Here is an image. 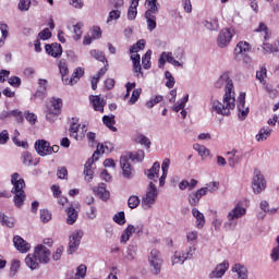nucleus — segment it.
I'll return each mask as SVG.
<instances>
[{
  "label": "nucleus",
  "instance_id": "nucleus-1",
  "mask_svg": "<svg viewBox=\"0 0 279 279\" xmlns=\"http://www.w3.org/2000/svg\"><path fill=\"white\" fill-rule=\"evenodd\" d=\"M215 88H225L222 102L218 99L210 100V111L221 117H229L230 112L236 107V94L234 83L228 72H223L215 82Z\"/></svg>",
  "mask_w": 279,
  "mask_h": 279
},
{
  "label": "nucleus",
  "instance_id": "nucleus-2",
  "mask_svg": "<svg viewBox=\"0 0 279 279\" xmlns=\"http://www.w3.org/2000/svg\"><path fill=\"white\" fill-rule=\"evenodd\" d=\"M11 184L13 187L11 193H13V203L16 208H23V204H25V199H27V195H25V180L21 179V174L17 172L11 175Z\"/></svg>",
  "mask_w": 279,
  "mask_h": 279
},
{
  "label": "nucleus",
  "instance_id": "nucleus-3",
  "mask_svg": "<svg viewBox=\"0 0 279 279\" xmlns=\"http://www.w3.org/2000/svg\"><path fill=\"white\" fill-rule=\"evenodd\" d=\"M157 199L158 187H156V184H154V182H149L146 189V193L142 197V208L144 210H149L154 207V204H156Z\"/></svg>",
  "mask_w": 279,
  "mask_h": 279
},
{
  "label": "nucleus",
  "instance_id": "nucleus-4",
  "mask_svg": "<svg viewBox=\"0 0 279 279\" xmlns=\"http://www.w3.org/2000/svg\"><path fill=\"white\" fill-rule=\"evenodd\" d=\"M163 263L162 253L158 248H153L148 255V265L154 276H158L162 271Z\"/></svg>",
  "mask_w": 279,
  "mask_h": 279
},
{
  "label": "nucleus",
  "instance_id": "nucleus-5",
  "mask_svg": "<svg viewBox=\"0 0 279 279\" xmlns=\"http://www.w3.org/2000/svg\"><path fill=\"white\" fill-rule=\"evenodd\" d=\"M148 5L147 11L145 12V19L147 23L148 32H154L156 29V16H158V7L156 5V0H146Z\"/></svg>",
  "mask_w": 279,
  "mask_h": 279
},
{
  "label": "nucleus",
  "instance_id": "nucleus-6",
  "mask_svg": "<svg viewBox=\"0 0 279 279\" xmlns=\"http://www.w3.org/2000/svg\"><path fill=\"white\" fill-rule=\"evenodd\" d=\"M62 112V100L60 98H51L50 104L47 107L46 110V119L47 121H50V123H53Z\"/></svg>",
  "mask_w": 279,
  "mask_h": 279
},
{
  "label": "nucleus",
  "instance_id": "nucleus-7",
  "mask_svg": "<svg viewBox=\"0 0 279 279\" xmlns=\"http://www.w3.org/2000/svg\"><path fill=\"white\" fill-rule=\"evenodd\" d=\"M171 64L172 66H177L178 69H182L184 66V62L178 61L175 57H173V52L171 51H163L161 52L159 59H158V66L159 69H165V65Z\"/></svg>",
  "mask_w": 279,
  "mask_h": 279
},
{
  "label": "nucleus",
  "instance_id": "nucleus-8",
  "mask_svg": "<svg viewBox=\"0 0 279 279\" xmlns=\"http://www.w3.org/2000/svg\"><path fill=\"white\" fill-rule=\"evenodd\" d=\"M252 189L255 195H260V193L267 189V181H265V177L260 173V170L254 171Z\"/></svg>",
  "mask_w": 279,
  "mask_h": 279
},
{
  "label": "nucleus",
  "instance_id": "nucleus-9",
  "mask_svg": "<svg viewBox=\"0 0 279 279\" xmlns=\"http://www.w3.org/2000/svg\"><path fill=\"white\" fill-rule=\"evenodd\" d=\"M247 215V208L243 206V201L235 203L234 207L227 214V219L229 221H236L238 219H243Z\"/></svg>",
  "mask_w": 279,
  "mask_h": 279
},
{
  "label": "nucleus",
  "instance_id": "nucleus-10",
  "mask_svg": "<svg viewBox=\"0 0 279 279\" xmlns=\"http://www.w3.org/2000/svg\"><path fill=\"white\" fill-rule=\"evenodd\" d=\"M234 36V28H222L217 37V45L220 49H226L228 45L232 41V37Z\"/></svg>",
  "mask_w": 279,
  "mask_h": 279
},
{
  "label": "nucleus",
  "instance_id": "nucleus-11",
  "mask_svg": "<svg viewBox=\"0 0 279 279\" xmlns=\"http://www.w3.org/2000/svg\"><path fill=\"white\" fill-rule=\"evenodd\" d=\"M82 236H84V232L82 230H76L71 233L68 245V254H75V252H77Z\"/></svg>",
  "mask_w": 279,
  "mask_h": 279
},
{
  "label": "nucleus",
  "instance_id": "nucleus-12",
  "mask_svg": "<svg viewBox=\"0 0 279 279\" xmlns=\"http://www.w3.org/2000/svg\"><path fill=\"white\" fill-rule=\"evenodd\" d=\"M120 167L125 180H132V178H134V168H132V163H130V158H128V156H122L120 158Z\"/></svg>",
  "mask_w": 279,
  "mask_h": 279
},
{
  "label": "nucleus",
  "instance_id": "nucleus-13",
  "mask_svg": "<svg viewBox=\"0 0 279 279\" xmlns=\"http://www.w3.org/2000/svg\"><path fill=\"white\" fill-rule=\"evenodd\" d=\"M34 252L39 263H44V264L49 263L51 257V252L49 251V248H47V246L39 244L35 247Z\"/></svg>",
  "mask_w": 279,
  "mask_h": 279
},
{
  "label": "nucleus",
  "instance_id": "nucleus-14",
  "mask_svg": "<svg viewBox=\"0 0 279 279\" xmlns=\"http://www.w3.org/2000/svg\"><path fill=\"white\" fill-rule=\"evenodd\" d=\"M59 71L62 77V82L63 84H65V86H73V84H75V78H69V66L66 65V61L61 60L59 62Z\"/></svg>",
  "mask_w": 279,
  "mask_h": 279
},
{
  "label": "nucleus",
  "instance_id": "nucleus-15",
  "mask_svg": "<svg viewBox=\"0 0 279 279\" xmlns=\"http://www.w3.org/2000/svg\"><path fill=\"white\" fill-rule=\"evenodd\" d=\"M145 175L146 178L150 181L154 182L155 186L158 184V178L160 173V162L156 161L153 163L150 169L145 170Z\"/></svg>",
  "mask_w": 279,
  "mask_h": 279
},
{
  "label": "nucleus",
  "instance_id": "nucleus-16",
  "mask_svg": "<svg viewBox=\"0 0 279 279\" xmlns=\"http://www.w3.org/2000/svg\"><path fill=\"white\" fill-rule=\"evenodd\" d=\"M13 245L17 252H21L22 254H27L29 250H32V245L27 243L23 238L20 235H15L13 238Z\"/></svg>",
  "mask_w": 279,
  "mask_h": 279
},
{
  "label": "nucleus",
  "instance_id": "nucleus-17",
  "mask_svg": "<svg viewBox=\"0 0 279 279\" xmlns=\"http://www.w3.org/2000/svg\"><path fill=\"white\" fill-rule=\"evenodd\" d=\"M228 269H230V263L225 260L216 266V268L209 274V278H223Z\"/></svg>",
  "mask_w": 279,
  "mask_h": 279
},
{
  "label": "nucleus",
  "instance_id": "nucleus-18",
  "mask_svg": "<svg viewBox=\"0 0 279 279\" xmlns=\"http://www.w3.org/2000/svg\"><path fill=\"white\" fill-rule=\"evenodd\" d=\"M239 118L243 121L250 114V107L245 106V94H240L238 98Z\"/></svg>",
  "mask_w": 279,
  "mask_h": 279
},
{
  "label": "nucleus",
  "instance_id": "nucleus-19",
  "mask_svg": "<svg viewBox=\"0 0 279 279\" xmlns=\"http://www.w3.org/2000/svg\"><path fill=\"white\" fill-rule=\"evenodd\" d=\"M50 143L45 140H39L35 142V149L38 156H49Z\"/></svg>",
  "mask_w": 279,
  "mask_h": 279
},
{
  "label": "nucleus",
  "instance_id": "nucleus-20",
  "mask_svg": "<svg viewBox=\"0 0 279 279\" xmlns=\"http://www.w3.org/2000/svg\"><path fill=\"white\" fill-rule=\"evenodd\" d=\"M192 216L195 219V228H197V230L204 229V226H206V216H204V213L194 207L192 208Z\"/></svg>",
  "mask_w": 279,
  "mask_h": 279
},
{
  "label": "nucleus",
  "instance_id": "nucleus-21",
  "mask_svg": "<svg viewBox=\"0 0 279 279\" xmlns=\"http://www.w3.org/2000/svg\"><path fill=\"white\" fill-rule=\"evenodd\" d=\"M252 51V46L247 41H240L236 44L234 48L235 58H241V56H245Z\"/></svg>",
  "mask_w": 279,
  "mask_h": 279
},
{
  "label": "nucleus",
  "instance_id": "nucleus-22",
  "mask_svg": "<svg viewBox=\"0 0 279 279\" xmlns=\"http://www.w3.org/2000/svg\"><path fill=\"white\" fill-rule=\"evenodd\" d=\"M45 49L46 53L51 56V58H60V56H62V46L60 44H47Z\"/></svg>",
  "mask_w": 279,
  "mask_h": 279
},
{
  "label": "nucleus",
  "instance_id": "nucleus-23",
  "mask_svg": "<svg viewBox=\"0 0 279 279\" xmlns=\"http://www.w3.org/2000/svg\"><path fill=\"white\" fill-rule=\"evenodd\" d=\"M93 193L99 197L102 202H108L110 199V192L106 190V184L101 183L98 186L93 187Z\"/></svg>",
  "mask_w": 279,
  "mask_h": 279
},
{
  "label": "nucleus",
  "instance_id": "nucleus-24",
  "mask_svg": "<svg viewBox=\"0 0 279 279\" xmlns=\"http://www.w3.org/2000/svg\"><path fill=\"white\" fill-rule=\"evenodd\" d=\"M231 271L235 274V279H247V267L242 264L233 265Z\"/></svg>",
  "mask_w": 279,
  "mask_h": 279
},
{
  "label": "nucleus",
  "instance_id": "nucleus-25",
  "mask_svg": "<svg viewBox=\"0 0 279 279\" xmlns=\"http://www.w3.org/2000/svg\"><path fill=\"white\" fill-rule=\"evenodd\" d=\"M272 132L274 130L271 128L263 126L262 129H259L258 133L255 135V141H257V143H263L267 141L269 136H271Z\"/></svg>",
  "mask_w": 279,
  "mask_h": 279
},
{
  "label": "nucleus",
  "instance_id": "nucleus-26",
  "mask_svg": "<svg viewBox=\"0 0 279 279\" xmlns=\"http://www.w3.org/2000/svg\"><path fill=\"white\" fill-rule=\"evenodd\" d=\"M202 24L209 32H217L219 29V19L217 16L206 19Z\"/></svg>",
  "mask_w": 279,
  "mask_h": 279
},
{
  "label": "nucleus",
  "instance_id": "nucleus-27",
  "mask_svg": "<svg viewBox=\"0 0 279 279\" xmlns=\"http://www.w3.org/2000/svg\"><path fill=\"white\" fill-rule=\"evenodd\" d=\"M90 104L96 112H104V107L106 102L99 96H90L89 97Z\"/></svg>",
  "mask_w": 279,
  "mask_h": 279
},
{
  "label": "nucleus",
  "instance_id": "nucleus-28",
  "mask_svg": "<svg viewBox=\"0 0 279 279\" xmlns=\"http://www.w3.org/2000/svg\"><path fill=\"white\" fill-rule=\"evenodd\" d=\"M170 263L172 267H177V265H184L186 263V257L182 253V251H177L170 258Z\"/></svg>",
  "mask_w": 279,
  "mask_h": 279
},
{
  "label": "nucleus",
  "instance_id": "nucleus-29",
  "mask_svg": "<svg viewBox=\"0 0 279 279\" xmlns=\"http://www.w3.org/2000/svg\"><path fill=\"white\" fill-rule=\"evenodd\" d=\"M136 232V227L133 225H128V227L123 230L121 238H120V243H126L132 239V234Z\"/></svg>",
  "mask_w": 279,
  "mask_h": 279
},
{
  "label": "nucleus",
  "instance_id": "nucleus-30",
  "mask_svg": "<svg viewBox=\"0 0 279 279\" xmlns=\"http://www.w3.org/2000/svg\"><path fill=\"white\" fill-rule=\"evenodd\" d=\"M255 32L257 34H260V36L264 38V40H269V38H271V31L263 22H260L258 24V26L255 28Z\"/></svg>",
  "mask_w": 279,
  "mask_h": 279
},
{
  "label": "nucleus",
  "instance_id": "nucleus-31",
  "mask_svg": "<svg viewBox=\"0 0 279 279\" xmlns=\"http://www.w3.org/2000/svg\"><path fill=\"white\" fill-rule=\"evenodd\" d=\"M138 14V0H131L129 10H128V20L134 21Z\"/></svg>",
  "mask_w": 279,
  "mask_h": 279
},
{
  "label": "nucleus",
  "instance_id": "nucleus-32",
  "mask_svg": "<svg viewBox=\"0 0 279 279\" xmlns=\"http://www.w3.org/2000/svg\"><path fill=\"white\" fill-rule=\"evenodd\" d=\"M39 263L40 262L36 257V253L28 254L25 258V265L26 267H28V269H32V271H34L38 267Z\"/></svg>",
  "mask_w": 279,
  "mask_h": 279
},
{
  "label": "nucleus",
  "instance_id": "nucleus-33",
  "mask_svg": "<svg viewBox=\"0 0 279 279\" xmlns=\"http://www.w3.org/2000/svg\"><path fill=\"white\" fill-rule=\"evenodd\" d=\"M194 151H197L198 156L202 158V160H206L208 156H210V149H208L206 146L202 144H194L193 145Z\"/></svg>",
  "mask_w": 279,
  "mask_h": 279
},
{
  "label": "nucleus",
  "instance_id": "nucleus-34",
  "mask_svg": "<svg viewBox=\"0 0 279 279\" xmlns=\"http://www.w3.org/2000/svg\"><path fill=\"white\" fill-rule=\"evenodd\" d=\"M22 162H23V165H25V167H32V166L38 165V162H40V160L34 159L32 154H29L28 151H25L22 154Z\"/></svg>",
  "mask_w": 279,
  "mask_h": 279
},
{
  "label": "nucleus",
  "instance_id": "nucleus-35",
  "mask_svg": "<svg viewBox=\"0 0 279 279\" xmlns=\"http://www.w3.org/2000/svg\"><path fill=\"white\" fill-rule=\"evenodd\" d=\"M0 32H1L0 47H3V45H5V40L10 36V27L8 26V24L1 22Z\"/></svg>",
  "mask_w": 279,
  "mask_h": 279
},
{
  "label": "nucleus",
  "instance_id": "nucleus-36",
  "mask_svg": "<svg viewBox=\"0 0 279 279\" xmlns=\"http://www.w3.org/2000/svg\"><path fill=\"white\" fill-rule=\"evenodd\" d=\"M227 156L228 157V162H229V166L234 168L239 165V162H241V156L236 155V150H231V151H228L227 153Z\"/></svg>",
  "mask_w": 279,
  "mask_h": 279
},
{
  "label": "nucleus",
  "instance_id": "nucleus-37",
  "mask_svg": "<svg viewBox=\"0 0 279 279\" xmlns=\"http://www.w3.org/2000/svg\"><path fill=\"white\" fill-rule=\"evenodd\" d=\"M94 173L95 172L93 171V160H87L84 166V175H85L86 182L93 181Z\"/></svg>",
  "mask_w": 279,
  "mask_h": 279
},
{
  "label": "nucleus",
  "instance_id": "nucleus-38",
  "mask_svg": "<svg viewBox=\"0 0 279 279\" xmlns=\"http://www.w3.org/2000/svg\"><path fill=\"white\" fill-rule=\"evenodd\" d=\"M131 60L133 62V70L135 71V73H137V77L138 75H143V72L141 71V54H131Z\"/></svg>",
  "mask_w": 279,
  "mask_h": 279
},
{
  "label": "nucleus",
  "instance_id": "nucleus-39",
  "mask_svg": "<svg viewBox=\"0 0 279 279\" xmlns=\"http://www.w3.org/2000/svg\"><path fill=\"white\" fill-rule=\"evenodd\" d=\"M263 49L266 53H279V39H277L274 45L269 43L263 44Z\"/></svg>",
  "mask_w": 279,
  "mask_h": 279
},
{
  "label": "nucleus",
  "instance_id": "nucleus-40",
  "mask_svg": "<svg viewBox=\"0 0 279 279\" xmlns=\"http://www.w3.org/2000/svg\"><path fill=\"white\" fill-rule=\"evenodd\" d=\"M256 80L259 81V84H262V86L267 84V68L262 66L259 68V70L256 71V75H255Z\"/></svg>",
  "mask_w": 279,
  "mask_h": 279
},
{
  "label": "nucleus",
  "instance_id": "nucleus-41",
  "mask_svg": "<svg viewBox=\"0 0 279 279\" xmlns=\"http://www.w3.org/2000/svg\"><path fill=\"white\" fill-rule=\"evenodd\" d=\"M138 252V246H136V244H131L129 245V247L126 248V255H125V260H135L136 258V254Z\"/></svg>",
  "mask_w": 279,
  "mask_h": 279
},
{
  "label": "nucleus",
  "instance_id": "nucleus-42",
  "mask_svg": "<svg viewBox=\"0 0 279 279\" xmlns=\"http://www.w3.org/2000/svg\"><path fill=\"white\" fill-rule=\"evenodd\" d=\"M135 142L145 147L146 149H149L151 147V140L143 134H137L135 137Z\"/></svg>",
  "mask_w": 279,
  "mask_h": 279
},
{
  "label": "nucleus",
  "instance_id": "nucleus-43",
  "mask_svg": "<svg viewBox=\"0 0 279 279\" xmlns=\"http://www.w3.org/2000/svg\"><path fill=\"white\" fill-rule=\"evenodd\" d=\"M119 19H121V10L119 9L111 10L107 17V25H112V23H116V21H119Z\"/></svg>",
  "mask_w": 279,
  "mask_h": 279
},
{
  "label": "nucleus",
  "instance_id": "nucleus-44",
  "mask_svg": "<svg viewBox=\"0 0 279 279\" xmlns=\"http://www.w3.org/2000/svg\"><path fill=\"white\" fill-rule=\"evenodd\" d=\"M66 223L68 226H73V223H75V221H77V210H75V208L70 207L66 209Z\"/></svg>",
  "mask_w": 279,
  "mask_h": 279
},
{
  "label": "nucleus",
  "instance_id": "nucleus-45",
  "mask_svg": "<svg viewBox=\"0 0 279 279\" xmlns=\"http://www.w3.org/2000/svg\"><path fill=\"white\" fill-rule=\"evenodd\" d=\"M186 104H189V94H185L182 99L172 107L173 112L184 110V108H186Z\"/></svg>",
  "mask_w": 279,
  "mask_h": 279
},
{
  "label": "nucleus",
  "instance_id": "nucleus-46",
  "mask_svg": "<svg viewBox=\"0 0 279 279\" xmlns=\"http://www.w3.org/2000/svg\"><path fill=\"white\" fill-rule=\"evenodd\" d=\"M199 239V232L197 230H189L185 233L186 243H195Z\"/></svg>",
  "mask_w": 279,
  "mask_h": 279
},
{
  "label": "nucleus",
  "instance_id": "nucleus-47",
  "mask_svg": "<svg viewBox=\"0 0 279 279\" xmlns=\"http://www.w3.org/2000/svg\"><path fill=\"white\" fill-rule=\"evenodd\" d=\"M89 56L95 60H97L98 62H106V64H108V60L106 59V56L104 54V52L97 49L90 50Z\"/></svg>",
  "mask_w": 279,
  "mask_h": 279
},
{
  "label": "nucleus",
  "instance_id": "nucleus-48",
  "mask_svg": "<svg viewBox=\"0 0 279 279\" xmlns=\"http://www.w3.org/2000/svg\"><path fill=\"white\" fill-rule=\"evenodd\" d=\"M102 123L111 130V132H117V126H114V116H104Z\"/></svg>",
  "mask_w": 279,
  "mask_h": 279
},
{
  "label": "nucleus",
  "instance_id": "nucleus-49",
  "mask_svg": "<svg viewBox=\"0 0 279 279\" xmlns=\"http://www.w3.org/2000/svg\"><path fill=\"white\" fill-rule=\"evenodd\" d=\"M128 206L131 208V210H134V208H138L141 206V197L137 195H131L128 199Z\"/></svg>",
  "mask_w": 279,
  "mask_h": 279
},
{
  "label": "nucleus",
  "instance_id": "nucleus-50",
  "mask_svg": "<svg viewBox=\"0 0 279 279\" xmlns=\"http://www.w3.org/2000/svg\"><path fill=\"white\" fill-rule=\"evenodd\" d=\"M29 8H32V0H20L17 3L20 12H29Z\"/></svg>",
  "mask_w": 279,
  "mask_h": 279
},
{
  "label": "nucleus",
  "instance_id": "nucleus-51",
  "mask_svg": "<svg viewBox=\"0 0 279 279\" xmlns=\"http://www.w3.org/2000/svg\"><path fill=\"white\" fill-rule=\"evenodd\" d=\"M112 219L114 223H118V226H125V211L114 214Z\"/></svg>",
  "mask_w": 279,
  "mask_h": 279
},
{
  "label": "nucleus",
  "instance_id": "nucleus-52",
  "mask_svg": "<svg viewBox=\"0 0 279 279\" xmlns=\"http://www.w3.org/2000/svg\"><path fill=\"white\" fill-rule=\"evenodd\" d=\"M130 158L135 162H143L145 160V150H137L130 154Z\"/></svg>",
  "mask_w": 279,
  "mask_h": 279
},
{
  "label": "nucleus",
  "instance_id": "nucleus-53",
  "mask_svg": "<svg viewBox=\"0 0 279 279\" xmlns=\"http://www.w3.org/2000/svg\"><path fill=\"white\" fill-rule=\"evenodd\" d=\"M0 223L7 226V228H14V221L12 218L5 216V214L0 213Z\"/></svg>",
  "mask_w": 279,
  "mask_h": 279
},
{
  "label": "nucleus",
  "instance_id": "nucleus-54",
  "mask_svg": "<svg viewBox=\"0 0 279 279\" xmlns=\"http://www.w3.org/2000/svg\"><path fill=\"white\" fill-rule=\"evenodd\" d=\"M144 69H151V50H148L142 58Z\"/></svg>",
  "mask_w": 279,
  "mask_h": 279
},
{
  "label": "nucleus",
  "instance_id": "nucleus-55",
  "mask_svg": "<svg viewBox=\"0 0 279 279\" xmlns=\"http://www.w3.org/2000/svg\"><path fill=\"white\" fill-rule=\"evenodd\" d=\"M142 93H143L142 88H136L132 92V96L129 99L130 106H134V104H136V101H138V99L141 98Z\"/></svg>",
  "mask_w": 279,
  "mask_h": 279
},
{
  "label": "nucleus",
  "instance_id": "nucleus-56",
  "mask_svg": "<svg viewBox=\"0 0 279 279\" xmlns=\"http://www.w3.org/2000/svg\"><path fill=\"white\" fill-rule=\"evenodd\" d=\"M39 219L43 223H49V220L51 219V211L49 209H40Z\"/></svg>",
  "mask_w": 279,
  "mask_h": 279
},
{
  "label": "nucleus",
  "instance_id": "nucleus-57",
  "mask_svg": "<svg viewBox=\"0 0 279 279\" xmlns=\"http://www.w3.org/2000/svg\"><path fill=\"white\" fill-rule=\"evenodd\" d=\"M145 49V39H140L131 49L130 52L132 54L138 53V51H143Z\"/></svg>",
  "mask_w": 279,
  "mask_h": 279
},
{
  "label": "nucleus",
  "instance_id": "nucleus-58",
  "mask_svg": "<svg viewBox=\"0 0 279 279\" xmlns=\"http://www.w3.org/2000/svg\"><path fill=\"white\" fill-rule=\"evenodd\" d=\"M80 132V124L72 122L70 126V136L72 138H75V141H78L80 135L77 134Z\"/></svg>",
  "mask_w": 279,
  "mask_h": 279
},
{
  "label": "nucleus",
  "instance_id": "nucleus-59",
  "mask_svg": "<svg viewBox=\"0 0 279 279\" xmlns=\"http://www.w3.org/2000/svg\"><path fill=\"white\" fill-rule=\"evenodd\" d=\"M165 77L167 80L166 82L167 88H173L175 86V77H173V74H171V72L169 71H166Z\"/></svg>",
  "mask_w": 279,
  "mask_h": 279
},
{
  "label": "nucleus",
  "instance_id": "nucleus-60",
  "mask_svg": "<svg viewBox=\"0 0 279 279\" xmlns=\"http://www.w3.org/2000/svg\"><path fill=\"white\" fill-rule=\"evenodd\" d=\"M263 86L266 93H268L269 97H271L272 99H276V97H278V89L274 88L271 84L266 83Z\"/></svg>",
  "mask_w": 279,
  "mask_h": 279
},
{
  "label": "nucleus",
  "instance_id": "nucleus-61",
  "mask_svg": "<svg viewBox=\"0 0 279 279\" xmlns=\"http://www.w3.org/2000/svg\"><path fill=\"white\" fill-rule=\"evenodd\" d=\"M97 149L100 154H110V151H112V145L106 142L104 144H98Z\"/></svg>",
  "mask_w": 279,
  "mask_h": 279
},
{
  "label": "nucleus",
  "instance_id": "nucleus-62",
  "mask_svg": "<svg viewBox=\"0 0 279 279\" xmlns=\"http://www.w3.org/2000/svg\"><path fill=\"white\" fill-rule=\"evenodd\" d=\"M163 97L161 95H157L153 98H150L148 101H146V107L149 109L154 108V106H157V104H160L162 101Z\"/></svg>",
  "mask_w": 279,
  "mask_h": 279
},
{
  "label": "nucleus",
  "instance_id": "nucleus-63",
  "mask_svg": "<svg viewBox=\"0 0 279 279\" xmlns=\"http://www.w3.org/2000/svg\"><path fill=\"white\" fill-rule=\"evenodd\" d=\"M84 27L83 23H77L76 25H74L73 32V38L74 40H80V38H82V28Z\"/></svg>",
  "mask_w": 279,
  "mask_h": 279
},
{
  "label": "nucleus",
  "instance_id": "nucleus-64",
  "mask_svg": "<svg viewBox=\"0 0 279 279\" xmlns=\"http://www.w3.org/2000/svg\"><path fill=\"white\" fill-rule=\"evenodd\" d=\"M202 198L199 197L198 194H196V192H192L190 195H189V204L190 206H197V204H199V201Z\"/></svg>",
  "mask_w": 279,
  "mask_h": 279
}]
</instances>
